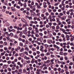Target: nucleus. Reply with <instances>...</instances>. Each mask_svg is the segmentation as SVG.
I'll return each mask as SVG.
<instances>
[{"instance_id":"4d7b16f0","label":"nucleus","mask_w":74,"mask_h":74,"mask_svg":"<svg viewBox=\"0 0 74 74\" xmlns=\"http://www.w3.org/2000/svg\"><path fill=\"white\" fill-rule=\"evenodd\" d=\"M47 3L48 5H51V3H50V2H49L48 1H47Z\"/></svg>"},{"instance_id":"603ef678","label":"nucleus","mask_w":74,"mask_h":74,"mask_svg":"<svg viewBox=\"0 0 74 74\" xmlns=\"http://www.w3.org/2000/svg\"><path fill=\"white\" fill-rule=\"evenodd\" d=\"M28 30H32V28L31 27H29L28 28Z\"/></svg>"},{"instance_id":"423d86ee","label":"nucleus","mask_w":74,"mask_h":74,"mask_svg":"<svg viewBox=\"0 0 74 74\" xmlns=\"http://www.w3.org/2000/svg\"><path fill=\"white\" fill-rule=\"evenodd\" d=\"M44 63H50V61L49 60H48L47 61L44 62Z\"/></svg>"},{"instance_id":"5701e85b","label":"nucleus","mask_w":74,"mask_h":74,"mask_svg":"<svg viewBox=\"0 0 74 74\" xmlns=\"http://www.w3.org/2000/svg\"><path fill=\"white\" fill-rule=\"evenodd\" d=\"M23 73H26V69H23Z\"/></svg>"},{"instance_id":"9d476101","label":"nucleus","mask_w":74,"mask_h":74,"mask_svg":"<svg viewBox=\"0 0 74 74\" xmlns=\"http://www.w3.org/2000/svg\"><path fill=\"white\" fill-rule=\"evenodd\" d=\"M34 1L33 0L32 1L31 5H34Z\"/></svg>"},{"instance_id":"ea45409f","label":"nucleus","mask_w":74,"mask_h":74,"mask_svg":"<svg viewBox=\"0 0 74 74\" xmlns=\"http://www.w3.org/2000/svg\"><path fill=\"white\" fill-rule=\"evenodd\" d=\"M51 15H52V16H53L55 15V14H54V13L53 12H51Z\"/></svg>"},{"instance_id":"3c124183","label":"nucleus","mask_w":74,"mask_h":74,"mask_svg":"<svg viewBox=\"0 0 74 74\" xmlns=\"http://www.w3.org/2000/svg\"><path fill=\"white\" fill-rule=\"evenodd\" d=\"M44 59L45 60H47V56H45L44 57Z\"/></svg>"},{"instance_id":"4be33fe9","label":"nucleus","mask_w":74,"mask_h":74,"mask_svg":"<svg viewBox=\"0 0 74 74\" xmlns=\"http://www.w3.org/2000/svg\"><path fill=\"white\" fill-rule=\"evenodd\" d=\"M22 59V58L21 57H19L18 58V60H21Z\"/></svg>"},{"instance_id":"9b49d317","label":"nucleus","mask_w":74,"mask_h":74,"mask_svg":"<svg viewBox=\"0 0 74 74\" xmlns=\"http://www.w3.org/2000/svg\"><path fill=\"white\" fill-rule=\"evenodd\" d=\"M12 9V10L13 11H15V8L14 7H12L11 8Z\"/></svg>"},{"instance_id":"09e8293b","label":"nucleus","mask_w":74,"mask_h":74,"mask_svg":"<svg viewBox=\"0 0 74 74\" xmlns=\"http://www.w3.org/2000/svg\"><path fill=\"white\" fill-rule=\"evenodd\" d=\"M21 41H22V42H25V40L24 39H22Z\"/></svg>"},{"instance_id":"6e6d98bb","label":"nucleus","mask_w":74,"mask_h":74,"mask_svg":"<svg viewBox=\"0 0 74 74\" xmlns=\"http://www.w3.org/2000/svg\"><path fill=\"white\" fill-rule=\"evenodd\" d=\"M44 26V25L41 24L40 26V27H43Z\"/></svg>"},{"instance_id":"6ab92c4d","label":"nucleus","mask_w":74,"mask_h":74,"mask_svg":"<svg viewBox=\"0 0 74 74\" xmlns=\"http://www.w3.org/2000/svg\"><path fill=\"white\" fill-rule=\"evenodd\" d=\"M19 45L20 46H21V47H22L23 46V43L22 42H21L19 43Z\"/></svg>"},{"instance_id":"58836bf2","label":"nucleus","mask_w":74,"mask_h":74,"mask_svg":"<svg viewBox=\"0 0 74 74\" xmlns=\"http://www.w3.org/2000/svg\"><path fill=\"white\" fill-rule=\"evenodd\" d=\"M65 3L66 4H69V1H66Z\"/></svg>"},{"instance_id":"0e129e2a","label":"nucleus","mask_w":74,"mask_h":74,"mask_svg":"<svg viewBox=\"0 0 74 74\" xmlns=\"http://www.w3.org/2000/svg\"><path fill=\"white\" fill-rule=\"evenodd\" d=\"M21 48V47H17L18 50H19V49H20Z\"/></svg>"},{"instance_id":"39448f33","label":"nucleus","mask_w":74,"mask_h":74,"mask_svg":"<svg viewBox=\"0 0 74 74\" xmlns=\"http://www.w3.org/2000/svg\"><path fill=\"white\" fill-rule=\"evenodd\" d=\"M25 42V44L26 45H28L29 44V42L27 40H26Z\"/></svg>"},{"instance_id":"69168bd1","label":"nucleus","mask_w":74,"mask_h":74,"mask_svg":"<svg viewBox=\"0 0 74 74\" xmlns=\"http://www.w3.org/2000/svg\"><path fill=\"white\" fill-rule=\"evenodd\" d=\"M10 36H14V35L12 33H10Z\"/></svg>"},{"instance_id":"20e7f679","label":"nucleus","mask_w":74,"mask_h":74,"mask_svg":"<svg viewBox=\"0 0 74 74\" xmlns=\"http://www.w3.org/2000/svg\"><path fill=\"white\" fill-rule=\"evenodd\" d=\"M23 33L25 34H27V31L26 30H24Z\"/></svg>"},{"instance_id":"7ed1b4c3","label":"nucleus","mask_w":74,"mask_h":74,"mask_svg":"<svg viewBox=\"0 0 74 74\" xmlns=\"http://www.w3.org/2000/svg\"><path fill=\"white\" fill-rule=\"evenodd\" d=\"M24 49H24L23 48H22L20 50V52H23V51H24Z\"/></svg>"},{"instance_id":"f257e3e1","label":"nucleus","mask_w":74,"mask_h":74,"mask_svg":"<svg viewBox=\"0 0 74 74\" xmlns=\"http://www.w3.org/2000/svg\"><path fill=\"white\" fill-rule=\"evenodd\" d=\"M43 49H44V47L42 46H40V51L44 52V50H43Z\"/></svg>"},{"instance_id":"e2e57ef3","label":"nucleus","mask_w":74,"mask_h":74,"mask_svg":"<svg viewBox=\"0 0 74 74\" xmlns=\"http://www.w3.org/2000/svg\"><path fill=\"white\" fill-rule=\"evenodd\" d=\"M43 7L44 8H47V5H43Z\"/></svg>"},{"instance_id":"a878e982","label":"nucleus","mask_w":74,"mask_h":74,"mask_svg":"<svg viewBox=\"0 0 74 74\" xmlns=\"http://www.w3.org/2000/svg\"><path fill=\"white\" fill-rule=\"evenodd\" d=\"M53 59H52L50 60V61L51 62V63H52V64H54V62H53Z\"/></svg>"},{"instance_id":"5fc2aeb1","label":"nucleus","mask_w":74,"mask_h":74,"mask_svg":"<svg viewBox=\"0 0 74 74\" xmlns=\"http://www.w3.org/2000/svg\"><path fill=\"white\" fill-rule=\"evenodd\" d=\"M37 21H41V19H40V18H37Z\"/></svg>"},{"instance_id":"4c0bfd02","label":"nucleus","mask_w":74,"mask_h":74,"mask_svg":"<svg viewBox=\"0 0 74 74\" xmlns=\"http://www.w3.org/2000/svg\"><path fill=\"white\" fill-rule=\"evenodd\" d=\"M64 70H63V69H61V73H63L64 72Z\"/></svg>"},{"instance_id":"774afa93","label":"nucleus","mask_w":74,"mask_h":74,"mask_svg":"<svg viewBox=\"0 0 74 74\" xmlns=\"http://www.w3.org/2000/svg\"><path fill=\"white\" fill-rule=\"evenodd\" d=\"M48 24L49 26H52V23H48Z\"/></svg>"},{"instance_id":"a18cd8bd","label":"nucleus","mask_w":74,"mask_h":74,"mask_svg":"<svg viewBox=\"0 0 74 74\" xmlns=\"http://www.w3.org/2000/svg\"><path fill=\"white\" fill-rule=\"evenodd\" d=\"M60 16H63V13H60Z\"/></svg>"},{"instance_id":"412c9836","label":"nucleus","mask_w":74,"mask_h":74,"mask_svg":"<svg viewBox=\"0 0 74 74\" xmlns=\"http://www.w3.org/2000/svg\"><path fill=\"white\" fill-rule=\"evenodd\" d=\"M25 51H29V48L27 47H26V48H25Z\"/></svg>"},{"instance_id":"2f4dec72","label":"nucleus","mask_w":74,"mask_h":74,"mask_svg":"<svg viewBox=\"0 0 74 74\" xmlns=\"http://www.w3.org/2000/svg\"><path fill=\"white\" fill-rule=\"evenodd\" d=\"M53 71H57V68H55L53 69Z\"/></svg>"},{"instance_id":"f8f14e48","label":"nucleus","mask_w":74,"mask_h":74,"mask_svg":"<svg viewBox=\"0 0 74 74\" xmlns=\"http://www.w3.org/2000/svg\"><path fill=\"white\" fill-rule=\"evenodd\" d=\"M50 21H51V22H55V18H52L51 19V20Z\"/></svg>"},{"instance_id":"ddd939ff","label":"nucleus","mask_w":74,"mask_h":74,"mask_svg":"<svg viewBox=\"0 0 74 74\" xmlns=\"http://www.w3.org/2000/svg\"><path fill=\"white\" fill-rule=\"evenodd\" d=\"M48 19H50V21L51 19H52V16H51V15H49V16L48 17Z\"/></svg>"},{"instance_id":"f704fd0d","label":"nucleus","mask_w":74,"mask_h":74,"mask_svg":"<svg viewBox=\"0 0 74 74\" xmlns=\"http://www.w3.org/2000/svg\"><path fill=\"white\" fill-rule=\"evenodd\" d=\"M35 40H33L31 41V42L32 43V44H34V41Z\"/></svg>"},{"instance_id":"13d9d810","label":"nucleus","mask_w":74,"mask_h":74,"mask_svg":"<svg viewBox=\"0 0 74 74\" xmlns=\"http://www.w3.org/2000/svg\"><path fill=\"white\" fill-rule=\"evenodd\" d=\"M44 34L46 35L47 34V32L46 31H44Z\"/></svg>"},{"instance_id":"cd10ccee","label":"nucleus","mask_w":74,"mask_h":74,"mask_svg":"<svg viewBox=\"0 0 74 74\" xmlns=\"http://www.w3.org/2000/svg\"><path fill=\"white\" fill-rule=\"evenodd\" d=\"M20 33H22V32H20L19 31H17V32H16V33H17V34Z\"/></svg>"},{"instance_id":"a211bd4d","label":"nucleus","mask_w":74,"mask_h":74,"mask_svg":"<svg viewBox=\"0 0 74 74\" xmlns=\"http://www.w3.org/2000/svg\"><path fill=\"white\" fill-rule=\"evenodd\" d=\"M31 33L32 34H35V33L33 30H32Z\"/></svg>"},{"instance_id":"864d4df0","label":"nucleus","mask_w":74,"mask_h":74,"mask_svg":"<svg viewBox=\"0 0 74 74\" xmlns=\"http://www.w3.org/2000/svg\"><path fill=\"white\" fill-rule=\"evenodd\" d=\"M40 25H42V24H43V22H42V21H40Z\"/></svg>"},{"instance_id":"de8ad7c7","label":"nucleus","mask_w":74,"mask_h":74,"mask_svg":"<svg viewBox=\"0 0 74 74\" xmlns=\"http://www.w3.org/2000/svg\"><path fill=\"white\" fill-rule=\"evenodd\" d=\"M58 4H59L58 3H55L54 4V5L55 6H58Z\"/></svg>"},{"instance_id":"a19ab883","label":"nucleus","mask_w":74,"mask_h":74,"mask_svg":"<svg viewBox=\"0 0 74 74\" xmlns=\"http://www.w3.org/2000/svg\"><path fill=\"white\" fill-rule=\"evenodd\" d=\"M47 42V40L46 39H44L43 40V43H45Z\"/></svg>"},{"instance_id":"338daca9","label":"nucleus","mask_w":74,"mask_h":74,"mask_svg":"<svg viewBox=\"0 0 74 74\" xmlns=\"http://www.w3.org/2000/svg\"><path fill=\"white\" fill-rule=\"evenodd\" d=\"M7 63L8 64H10V63H11V61H8Z\"/></svg>"},{"instance_id":"aec40b11","label":"nucleus","mask_w":74,"mask_h":74,"mask_svg":"<svg viewBox=\"0 0 74 74\" xmlns=\"http://www.w3.org/2000/svg\"><path fill=\"white\" fill-rule=\"evenodd\" d=\"M28 40L29 42H31L32 41V38H30L28 39Z\"/></svg>"},{"instance_id":"f03ea898","label":"nucleus","mask_w":74,"mask_h":74,"mask_svg":"<svg viewBox=\"0 0 74 74\" xmlns=\"http://www.w3.org/2000/svg\"><path fill=\"white\" fill-rule=\"evenodd\" d=\"M66 38L67 39V40L69 41L70 40V37L69 35H66Z\"/></svg>"},{"instance_id":"393cba45","label":"nucleus","mask_w":74,"mask_h":74,"mask_svg":"<svg viewBox=\"0 0 74 74\" xmlns=\"http://www.w3.org/2000/svg\"><path fill=\"white\" fill-rule=\"evenodd\" d=\"M37 8H38V9H40L41 8V7L39 5H38V6H37Z\"/></svg>"},{"instance_id":"4468645a","label":"nucleus","mask_w":74,"mask_h":74,"mask_svg":"<svg viewBox=\"0 0 74 74\" xmlns=\"http://www.w3.org/2000/svg\"><path fill=\"white\" fill-rule=\"evenodd\" d=\"M32 51H35L36 50V49L34 47H33L32 49Z\"/></svg>"},{"instance_id":"f3484780","label":"nucleus","mask_w":74,"mask_h":74,"mask_svg":"<svg viewBox=\"0 0 74 74\" xmlns=\"http://www.w3.org/2000/svg\"><path fill=\"white\" fill-rule=\"evenodd\" d=\"M8 70L9 71L11 72V69L10 68H8Z\"/></svg>"},{"instance_id":"bb28decb","label":"nucleus","mask_w":74,"mask_h":74,"mask_svg":"<svg viewBox=\"0 0 74 74\" xmlns=\"http://www.w3.org/2000/svg\"><path fill=\"white\" fill-rule=\"evenodd\" d=\"M39 41H40V42H42L43 41V39H42V38H40L39 39Z\"/></svg>"},{"instance_id":"e433bc0d","label":"nucleus","mask_w":74,"mask_h":74,"mask_svg":"<svg viewBox=\"0 0 74 74\" xmlns=\"http://www.w3.org/2000/svg\"><path fill=\"white\" fill-rule=\"evenodd\" d=\"M34 24H36V25H37V23H38V22H37V21H35L34 22Z\"/></svg>"},{"instance_id":"37998d69","label":"nucleus","mask_w":74,"mask_h":74,"mask_svg":"<svg viewBox=\"0 0 74 74\" xmlns=\"http://www.w3.org/2000/svg\"><path fill=\"white\" fill-rule=\"evenodd\" d=\"M37 16H40V13H37Z\"/></svg>"},{"instance_id":"2eb2a0df","label":"nucleus","mask_w":74,"mask_h":74,"mask_svg":"<svg viewBox=\"0 0 74 74\" xmlns=\"http://www.w3.org/2000/svg\"><path fill=\"white\" fill-rule=\"evenodd\" d=\"M64 69H66L67 70L68 68L67 66V65H65Z\"/></svg>"},{"instance_id":"c756f323","label":"nucleus","mask_w":74,"mask_h":74,"mask_svg":"<svg viewBox=\"0 0 74 74\" xmlns=\"http://www.w3.org/2000/svg\"><path fill=\"white\" fill-rule=\"evenodd\" d=\"M43 66H49V65H46V64H43Z\"/></svg>"},{"instance_id":"680f3d73","label":"nucleus","mask_w":74,"mask_h":74,"mask_svg":"<svg viewBox=\"0 0 74 74\" xmlns=\"http://www.w3.org/2000/svg\"><path fill=\"white\" fill-rule=\"evenodd\" d=\"M43 38L45 39V38H47V36H43Z\"/></svg>"},{"instance_id":"0eeeda50","label":"nucleus","mask_w":74,"mask_h":74,"mask_svg":"<svg viewBox=\"0 0 74 74\" xmlns=\"http://www.w3.org/2000/svg\"><path fill=\"white\" fill-rule=\"evenodd\" d=\"M52 40H48V43H49V44H52Z\"/></svg>"},{"instance_id":"b1692460","label":"nucleus","mask_w":74,"mask_h":74,"mask_svg":"<svg viewBox=\"0 0 74 74\" xmlns=\"http://www.w3.org/2000/svg\"><path fill=\"white\" fill-rule=\"evenodd\" d=\"M59 29H60V27H59V25H57L56 26V29H57V30H58Z\"/></svg>"},{"instance_id":"6e6552de","label":"nucleus","mask_w":74,"mask_h":74,"mask_svg":"<svg viewBox=\"0 0 74 74\" xmlns=\"http://www.w3.org/2000/svg\"><path fill=\"white\" fill-rule=\"evenodd\" d=\"M24 59H27V60H29V57H27L26 56H24Z\"/></svg>"},{"instance_id":"bf43d9fd","label":"nucleus","mask_w":74,"mask_h":74,"mask_svg":"<svg viewBox=\"0 0 74 74\" xmlns=\"http://www.w3.org/2000/svg\"><path fill=\"white\" fill-rule=\"evenodd\" d=\"M44 16H45V15H44V14H41V16L42 18L43 17H44Z\"/></svg>"},{"instance_id":"dca6fc26","label":"nucleus","mask_w":74,"mask_h":74,"mask_svg":"<svg viewBox=\"0 0 74 74\" xmlns=\"http://www.w3.org/2000/svg\"><path fill=\"white\" fill-rule=\"evenodd\" d=\"M21 21H22V22H24V23H25V22H26V21L23 18H21Z\"/></svg>"},{"instance_id":"c9c22d12","label":"nucleus","mask_w":74,"mask_h":74,"mask_svg":"<svg viewBox=\"0 0 74 74\" xmlns=\"http://www.w3.org/2000/svg\"><path fill=\"white\" fill-rule=\"evenodd\" d=\"M53 34L54 36H56V32H53Z\"/></svg>"},{"instance_id":"052dcab7","label":"nucleus","mask_w":74,"mask_h":74,"mask_svg":"<svg viewBox=\"0 0 74 74\" xmlns=\"http://www.w3.org/2000/svg\"><path fill=\"white\" fill-rule=\"evenodd\" d=\"M14 61L15 62H18V59H16L14 60Z\"/></svg>"},{"instance_id":"72a5a7b5","label":"nucleus","mask_w":74,"mask_h":74,"mask_svg":"<svg viewBox=\"0 0 74 74\" xmlns=\"http://www.w3.org/2000/svg\"><path fill=\"white\" fill-rule=\"evenodd\" d=\"M51 74H54V71H51L50 72Z\"/></svg>"},{"instance_id":"1a4fd4ad","label":"nucleus","mask_w":74,"mask_h":74,"mask_svg":"<svg viewBox=\"0 0 74 74\" xmlns=\"http://www.w3.org/2000/svg\"><path fill=\"white\" fill-rule=\"evenodd\" d=\"M56 19L57 20V22L59 23L60 22V20H59V18H56Z\"/></svg>"},{"instance_id":"49530a36","label":"nucleus","mask_w":74,"mask_h":74,"mask_svg":"<svg viewBox=\"0 0 74 74\" xmlns=\"http://www.w3.org/2000/svg\"><path fill=\"white\" fill-rule=\"evenodd\" d=\"M40 56H42V57L44 56V53H42L40 54Z\"/></svg>"},{"instance_id":"79ce46f5","label":"nucleus","mask_w":74,"mask_h":74,"mask_svg":"<svg viewBox=\"0 0 74 74\" xmlns=\"http://www.w3.org/2000/svg\"><path fill=\"white\" fill-rule=\"evenodd\" d=\"M57 10H56L55 9H53V12H56V11Z\"/></svg>"},{"instance_id":"8fccbe9b","label":"nucleus","mask_w":74,"mask_h":74,"mask_svg":"<svg viewBox=\"0 0 74 74\" xmlns=\"http://www.w3.org/2000/svg\"><path fill=\"white\" fill-rule=\"evenodd\" d=\"M46 16H44L42 18V19H43V20H45V19H46Z\"/></svg>"},{"instance_id":"c03bdc74","label":"nucleus","mask_w":74,"mask_h":74,"mask_svg":"<svg viewBox=\"0 0 74 74\" xmlns=\"http://www.w3.org/2000/svg\"><path fill=\"white\" fill-rule=\"evenodd\" d=\"M68 18H70V19H71L72 18V17L70 15L68 16Z\"/></svg>"},{"instance_id":"473e14b6","label":"nucleus","mask_w":74,"mask_h":74,"mask_svg":"<svg viewBox=\"0 0 74 74\" xmlns=\"http://www.w3.org/2000/svg\"><path fill=\"white\" fill-rule=\"evenodd\" d=\"M45 46L46 47V48H47V47H49V45L46 44L45 45Z\"/></svg>"},{"instance_id":"c85d7f7f","label":"nucleus","mask_w":74,"mask_h":74,"mask_svg":"<svg viewBox=\"0 0 74 74\" xmlns=\"http://www.w3.org/2000/svg\"><path fill=\"white\" fill-rule=\"evenodd\" d=\"M50 55V53L49 52H47L46 54V55H47L48 56Z\"/></svg>"},{"instance_id":"7c9ffc66","label":"nucleus","mask_w":74,"mask_h":74,"mask_svg":"<svg viewBox=\"0 0 74 74\" xmlns=\"http://www.w3.org/2000/svg\"><path fill=\"white\" fill-rule=\"evenodd\" d=\"M45 15L46 16H48L49 15V13L48 12H46L45 13Z\"/></svg>"}]
</instances>
